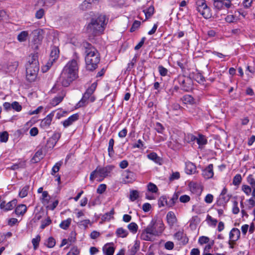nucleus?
I'll return each instance as SVG.
<instances>
[{"label":"nucleus","mask_w":255,"mask_h":255,"mask_svg":"<svg viewBox=\"0 0 255 255\" xmlns=\"http://www.w3.org/2000/svg\"><path fill=\"white\" fill-rule=\"evenodd\" d=\"M79 56L75 53L73 58L63 67L57 81L63 87H67L78 77Z\"/></svg>","instance_id":"1"},{"label":"nucleus","mask_w":255,"mask_h":255,"mask_svg":"<svg viewBox=\"0 0 255 255\" xmlns=\"http://www.w3.org/2000/svg\"><path fill=\"white\" fill-rule=\"evenodd\" d=\"M106 16L100 15L97 18H93L87 26V32L89 36H95L101 34L104 30L107 24Z\"/></svg>","instance_id":"2"},{"label":"nucleus","mask_w":255,"mask_h":255,"mask_svg":"<svg viewBox=\"0 0 255 255\" xmlns=\"http://www.w3.org/2000/svg\"><path fill=\"white\" fill-rule=\"evenodd\" d=\"M85 62L86 68L90 71L95 70L100 61V54L97 50L89 43L86 44Z\"/></svg>","instance_id":"3"},{"label":"nucleus","mask_w":255,"mask_h":255,"mask_svg":"<svg viewBox=\"0 0 255 255\" xmlns=\"http://www.w3.org/2000/svg\"><path fill=\"white\" fill-rule=\"evenodd\" d=\"M115 167V166L113 165H108L105 167L98 166L95 170L91 173L90 181H93L97 179L99 182L102 181L105 178L111 175V173Z\"/></svg>","instance_id":"4"},{"label":"nucleus","mask_w":255,"mask_h":255,"mask_svg":"<svg viewBox=\"0 0 255 255\" xmlns=\"http://www.w3.org/2000/svg\"><path fill=\"white\" fill-rule=\"evenodd\" d=\"M97 87V84L93 83L91 87L87 89L84 94L82 98L77 104L78 107L85 106L88 104L90 102H93L95 100V97L92 95Z\"/></svg>","instance_id":"5"},{"label":"nucleus","mask_w":255,"mask_h":255,"mask_svg":"<svg viewBox=\"0 0 255 255\" xmlns=\"http://www.w3.org/2000/svg\"><path fill=\"white\" fill-rule=\"evenodd\" d=\"M152 231L150 232L154 236L160 235L164 230V225L162 221L155 222L152 220L147 226Z\"/></svg>","instance_id":"6"},{"label":"nucleus","mask_w":255,"mask_h":255,"mask_svg":"<svg viewBox=\"0 0 255 255\" xmlns=\"http://www.w3.org/2000/svg\"><path fill=\"white\" fill-rule=\"evenodd\" d=\"M196 9L204 18H208L211 16L209 7L205 0H196Z\"/></svg>","instance_id":"7"},{"label":"nucleus","mask_w":255,"mask_h":255,"mask_svg":"<svg viewBox=\"0 0 255 255\" xmlns=\"http://www.w3.org/2000/svg\"><path fill=\"white\" fill-rule=\"evenodd\" d=\"M178 81L181 90L188 92L192 89L193 82L191 79L184 76H179Z\"/></svg>","instance_id":"8"},{"label":"nucleus","mask_w":255,"mask_h":255,"mask_svg":"<svg viewBox=\"0 0 255 255\" xmlns=\"http://www.w3.org/2000/svg\"><path fill=\"white\" fill-rule=\"evenodd\" d=\"M35 66H36L35 65ZM39 71V67H32L26 65V79L30 82H33L36 79Z\"/></svg>","instance_id":"9"},{"label":"nucleus","mask_w":255,"mask_h":255,"mask_svg":"<svg viewBox=\"0 0 255 255\" xmlns=\"http://www.w3.org/2000/svg\"><path fill=\"white\" fill-rule=\"evenodd\" d=\"M231 2L230 0H214L213 5L218 10L225 8H229L231 6Z\"/></svg>","instance_id":"10"},{"label":"nucleus","mask_w":255,"mask_h":255,"mask_svg":"<svg viewBox=\"0 0 255 255\" xmlns=\"http://www.w3.org/2000/svg\"><path fill=\"white\" fill-rule=\"evenodd\" d=\"M54 112H52L48 114L44 119H43L40 124V126L43 129L47 128L51 125L52 119L54 115Z\"/></svg>","instance_id":"11"},{"label":"nucleus","mask_w":255,"mask_h":255,"mask_svg":"<svg viewBox=\"0 0 255 255\" xmlns=\"http://www.w3.org/2000/svg\"><path fill=\"white\" fill-rule=\"evenodd\" d=\"M123 181L125 183H131L135 180V175L133 172L125 170L123 173Z\"/></svg>","instance_id":"12"},{"label":"nucleus","mask_w":255,"mask_h":255,"mask_svg":"<svg viewBox=\"0 0 255 255\" xmlns=\"http://www.w3.org/2000/svg\"><path fill=\"white\" fill-rule=\"evenodd\" d=\"M17 203L16 200H13L7 203L2 201L0 204V208L5 211L12 210L15 206Z\"/></svg>","instance_id":"13"},{"label":"nucleus","mask_w":255,"mask_h":255,"mask_svg":"<svg viewBox=\"0 0 255 255\" xmlns=\"http://www.w3.org/2000/svg\"><path fill=\"white\" fill-rule=\"evenodd\" d=\"M240 231L237 228H233L230 232L229 238L230 241L229 244L231 245V242L235 243L240 238Z\"/></svg>","instance_id":"14"},{"label":"nucleus","mask_w":255,"mask_h":255,"mask_svg":"<svg viewBox=\"0 0 255 255\" xmlns=\"http://www.w3.org/2000/svg\"><path fill=\"white\" fill-rule=\"evenodd\" d=\"M152 231L147 226L146 228L144 229L140 235V238L141 240L144 241H151L153 237L154 236L150 232Z\"/></svg>","instance_id":"15"},{"label":"nucleus","mask_w":255,"mask_h":255,"mask_svg":"<svg viewBox=\"0 0 255 255\" xmlns=\"http://www.w3.org/2000/svg\"><path fill=\"white\" fill-rule=\"evenodd\" d=\"M35 67H39L37 53H32L29 55L28 63L27 64V66L32 67H35Z\"/></svg>","instance_id":"16"},{"label":"nucleus","mask_w":255,"mask_h":255,"mask_svg":"<svg viewBox=\"0 0 255 255\" xmlns=\"http://www.w3.org/2000/svg\"><path fill=\"white\" fill-rule=\"evenodd\" d=\"M202 175L205 179H210L213 177V165L210 164L202 171Z\"/></svg>","instance_id":"17"},{"label":"nucleus","mask_w":255,"mask_h":255,"mask_svg":"<svg viewBox=\"0 0 255 255\" xmlns=\"http://www.w3.org/2000/svg\"><path fill=\"white\" fill-rule=\"evenodd\" d=\"M66 95L65 92L62 90L61 91L60 94L58 96L55 97L52 99L51 101L50 104L52 106H56L58 105L60 102H61L64 98V97Z\"/></svg>","instance_id":"18"},{"label":"nucleus","mask_w":255,"mask_h":255,"mask_svg":"<svg viewBox=\"0 0 255 255\" xmlns=\"http://www.w3.org/2000/svg\"><path fill=\"white\" fill-rule=\"evenodd\" d=\"M78 117L79 115L77 114H75L70 116L68 119L62 122L64 127L67 128L72 125L74 122L78 120Z\"/></svg>","instance_id":"19"},{"label":"nucleus","mask_w":255,"mask_h":255,"mask_svg":"<svg viewBox=\"0 0 255 255\" xmlns=\"http://www.w3.org/2000/svg\"><path fill=\"white\" fill-rule=\"evenodd\" d=\"M166 220L170 227H172L177 222L175 214L172 211H169L166 215Z\"/></svg>","instance_id":"20"},{"label":"nucleus","mask_w":255,"mask_h":255,"mask_svg":"<svg viewBox=\"0 0 255 255\" xmlns=\"http://www.w3.org/2000/svg\"><path fill=\"white\" fill-rule=\"evenodd\" d=\"M189 188L191 192L196 195H200L202 192L201 187L197 183H191L189 184Z\"/></svg>","instance_id":"21"},{"label":"nucleus","mask_w":255,"mask_h":255,"mask_svg":"<svg viewBox=\"0 0 255 255\" xmlns=\"http://www.w3.org/2000/svg\"><path fill=\"white\" fill-rule=\"evenodd\" d=\"M196 142L199 145V148H202L203 146L207 143V139L206 136L201 134H198L196 136Z\"/></svg>","instance_id":"22"},{"label":"nucleus","mask_w":255,"mask_h":255,"mask_svg":"<svg viewBox=\"0 0 255 255\" xmlns=\"http://www.w3.org/2000/svg\"><path fill=\"white\" fill-rule=\"evenodd\" d=\"M115 234L118 238H125L128 236V232L127 230L120 227L117 229Z\"/></svg>","instance_id":"23"},{"label":"nucleus","mask_w":255,"mask_h":255,"mask_svg":"<svg viewBox=\"0 0 255 255\" xmlns=\"http://www.w3.org/2000/svg\"><path fill=\"white\" fill-rule=\"evenodd\" d=\"M196 167L192 162H188L186 164L185 172L188 174H192L196 172Z\"/></svg>","instance_id":"24"},{"label":"nucleus","mask_w":255,"mask_h":255,"mask_svg":"<svg viewBox=\"0 0 255 255\" xmlns=\"http://www.w3.org/2000/svg\"><path fill=\"white\" fill-rule=\"evenodd\" d=\"M27 211V207L24 204L17 206L15 209V213L17 215H23Z\"/></svg>","instance_id":"25"},{"label":"nucleus","mask_w":255,"mask_h":255,"mask_svg":"<svg viewBox=\"0 0 255 255\" xmlns=\"http://www.w3.org/2000/svg\"><path fill=\"white\" fill-rule=\"evenodd\" d=\"M103 250L105 255H113L115 249L110 244H106L104 246Z\"/></svg>","instance_id":"26"},{"label":"nucleus","mask_w":255,"mask_h":255,"mask_svg":"<svg viewBox=\"0 0 255 255\" xmlns=\"http://www.w3.org/2000/svg\"><path fill=\"white\" fill-rule=\"evenodd\" d=\"M240 19L237 14V12H235L234 14H229L226 18L225 20L228 23L235 22L238 21Z\"/></svg>","instance_id":"27"},{"label":"nucleus","mask_w":255,"mask_h":255,"mask_svg":"<svg viewBox=\"0 0 255 255\" xmlns=\"http://www.w3.org/2000/svg\"><path fill=\"white\" fill-rule=\"evenodd\" d=\"M43 157V152L42 150H38L34 155L33 157L31 159V162L32 163H37L40 161Z\"/></svg>","instance_id":"28"},{"label":"nucleus","mask_w":255,"mask_h":255,"mask_svg":"<svg viewBox=\"0 0 255 255\" xmlns=\"http://www.w3.org/2000/svg\"><path fill=\"white\" fill-rule=\"evenodd\" d=\"M147 158L150 160L153 161L154 162L157 164H161V158L159 157L157 154L154 152H151L147 155Z\"/></svg>","instance_id":"29"},{"label":"nucleus","mask_w":255,"mask_h":255,"mask_svg":"<svg viewBox=\"0 0 255 255\" xmlns=\"http://www.w3.org/2000/svg\"><path fill=\"white\" fill-rule=\"evenodd\" d=\"M137 55H135L130 62L128 64L127 68L125 71L126 74H128L132 69L133 68L134 64L136 62Z\"/></svg>","instance_id":"30"},{"label":"nucleus","mask_w":255,"mask_h":255,"mask_svg":"<svg viewBox=\"0 0 255 255\" xmlns=\"http://www.w3.org/2000/svg\"><path fill=\"white\" fill-rule=\"evenodd\" d=\"M59 50L57 47H53L50 53V59L52 61H55L59 57Z\"/></svg>","instance_id":"31"},{"label":"nucleus","mask_w":255,"mask_h":255,"mask_svg":"<svg viewBox=\"0 0 255 255\" xmlns=\"http://www.w3.org/2000/svg\"><path fill=\"white\" fill-rule=\"evenodd\" d=\"M183 102L186 104L193 105L195 104L194 99L189 95H186L182 98Z\"/></svg>","instance_id":"32"},{"label":"nucleus","mask_w":255,"mask_h":255,"mask_svg":"<svg viewBox=\"0 0 255 255\" xmlns=\"http://www.w3.org/2000/svg\"><path fill=\"white\" fill-rule=\"evenodd\" d=\"M114 140L113 138H111L110 139L109 142V145H108V153L110 157H112L114 155Z\"/></svg>","instance_id":"33"},{"label":"nucleus","mask_w":255,"mask_h":255,"mask_svg":"<svg viewBox=\"0 0 255 255\" xmlns=\"http://www.w3.org/2000/svg\"><path fill=\"white\" fill-rule=\"evenodd\" d=\"M178 199V194H174L168 201H165V203L169 207H172L175 204V203L177 201Z\"/></svg>","instance_id":"34"},{"label":"nucleus","mask_w":255,"mask_h":255,"mask_svg":"<svg viewBox=\"0 0 255 255\" xmlns=\"http://www.w3.org/2000/svg\"><path fill=\"white\" fill-rule=\"evenodd\" d=\"M72 219L70 218H68L65 220L62 221L60 224L59 227L63 230H67L70 225Z\"/></svg>","instance_id":"35"},{"label":"nucleus","mask_w":255,"mask_h":255,"mask_svg":"<svg viewBox=\"0 0 255 255\" xmlns=\"http://www.w3.org/2000/svg\"><path fill=\"white\" fill-rule=\"evenodd\" d=\"M28 36V33L26 31H21L17 36V40L21 42L26 40Z\"/></svg>","instance_id":"36"},{"label":"nucleus","mask_w":255,"mask_h":255,"mask_svg":"<svg viewBox=\"0 0 255 255\" xmlns=\"http://www.w3.org/2000/svg\"><path fill=\"white\" fill-rule=\"evenodd\" d=\"M57 0H39L38 3L44 7H49L53 4Z\"/></svg>","instance_id":"37"},{"label":"nucleus","mask_w":255,"mask_h":255,"mask_svg":"<svg viewBox=\"0 0 255 255\" xmlns=\"http://www.w3.org/2000/svg\"><path fill=\"white\" fill-rule=\"evenodd\" d=\"M42 203L44 204H47L49 203L50 200V196L48 195V193L46 191H44L42 192V196L40 198Z\"/></svg>","instance_id":"38"},{"label":"nucleus","mask_w":255,"mask_h":255,"mask_svg":"<svg viewBox=\"0 0 255 255\" xmlns=\"http://www.w3.org/2000/svg\"><path fill=\"white\" fill-rule=\"evenodd\" d=\"M154 7L153 6H150L148 8L143 10L145 15L146 19H147L151 16V15L154 13Z\"/></svg>","instance_id":"39"},{"label":"nucleus","mask_w":255,"mask_h":255,"mask_svg":"<svg viewBox=\"0 0 255 255\" xmlns=\"http://www.w3.org/2000/svg\"><path fill=\"white\" fill-rule=\"evenodd\" d=\"M128 228L132 233L135 234L137 231L138 226L135 223L132 222L128 225Z\"/></svg>","instance_id":"40"},{"label":"nucleus","mask_w":255,"mask_h":255,"mask_svg":"<svg viewBox=\"0 0 255 255\" xmlns=\"http://www.w3.org/2000/svg\"><path fill=\"white\" fill-rule=\"evenodd\" d=\"M9 135L7 131H4L0 132V142H6L8 139Z\"/></svg>","instance_id":"41"},{"label":"nucleus","mask_w":255,"mask_h":255,"mask_svg":"<svg viewBox=\"0 0 255 255\" xmlns=\"http://www.w3.org/2000/svg\"><path fill=\"white\" fill-rule=\"evenodd\" d=\"M94 0H85L81 5V8L83 10H86L90 7L91 4Z\"/></svg>","instance_id":"42"},{"label":"nucleus","mask_w":255,"mask_h":255,"mask_svg":"<svg viewBox=\"0 0 255 255\" xmlns=\"http://www.w3.org/2000/svg\"><path fill=\"white\" fill-rule=\"evenodd\" d=\"M63 162L60 161L57 162L52 167L51 171V174L54 175L56 173L58 172L60 169V166L62 165Z\"/></svg>","instance_id":"43"},{"label":"nucleus","mask_w":255,"mask_h":255,"mask_svg":"<svg viewBox=\"0 0 255 255\" xmlns=\"http://www.w3.org/2000/svg\"><path fill=\"white\" fill-rule=\"evenodd\" d=\"M61 137V133L59 132H55L51 137L50 138V141H52L53 143H54L53 146L55 145L58 140Z\"/></svg>","instance_id":"44"},{"label":"nucleus","mask_w":255,"mask_h":255,"mask_svg":"<svg viewBox=\"0 0 255 255\" xmlns=\"http://www.w3.org/2000/svg\"><path fill=\"white\" fill-rule=\"evenodd\" d=\"M29 188V187L28 186L23 187L19 192V197L22 198L26 197L27 195Z\"/></svg>","instance_id":"45"},{"label":"nucleus","mask_w":255,"mask_h":255,"mask_svg":"<svg viewBox=\"0 0 255 255\" xmlns=\"http://www.w3.org/2000/svg\"><path fill=\"white\" fill-rule=\"evenodd\" d=\"M242 176L240 174H236L233 178V184L235 186H238L242 181Z\"/></svg>","instance_id":"46"},{"label":"nucleus","mask_w":255,"mask_h":255,"mask_svg":"<svg viewBox=\"0 0 255 255\" xmlns=\"http://www.w3.org/2000/svg\"><path fill=\"white\" fill-rule=\"evenodd\" d=\"M40 241V236L39 235H37L35 238H33L32 240V244L33 245V249L34 250H36L37 249Z\"/></svg>","instance_id":"47"},{"label":"nucleus","mask_w":255,"mask_h":255,"mask_svg":"<svg viewBox=\"0 0 255 255\" xmlns=\"http://www.w3.org/2000/svg\"><path fill=\"white\" fill-rule=\"evenodd\" d=\"M207 221L209 225L215 227L217 225L218 221L217 219L212 218L211 216L208 215L207 216Z\"/></svg>","instance_id":"48"},{"label":"nucleus","mask_w":255,"mask_h":255,"mask_svg":"<svg viewBox=\"0 0 255 255\" xmlns=\"http://www.w3.org/2000/svg\"><path fill=\"white\" fill-rule=\"evenodd\" d=\"M196 136L192 134L188 133L185 136V140L189 143L196 141Z\"/></svg>","instance_id":"49"},{"label":"nucleus","mask_w":255,"mask_h":255,"mask_svg":"<svg viewBox=\"0 0 255 255\" xmlns=\"http://www.w3.org/2000/svg\"><path fill=\"white\" fill-rule=\"evenodd\" d=\"M147 189L149 191L152 193H156L158 191V188L156 185L151 182L148 184Z\"/></svg>","instance_id":"50"},{"label":"nucleus","mask_w":255,"mask_h":255,"mask_svg":"<svg viewBox=\"0 0 255 255\" xmlns=\"http://www.w3.org/2000/svg\"><path fill=\"white\" fill-rule=\"evenodd\" d=\"M139 196L138 192L136 190H132L130 191L129 198L131 201H134L136 200Z\"/></svg>","instance_id":"51"},{"label":"nucleus","mask_w":255,"mask_h":255,"mask_svg":"<svg viewBox=\"0 0 255 255\" xmlns=\"http://www.w3.org/2000/svg\"><path fill=\"white\" fill-rule=\"evenodd\" d=\"M158 72L161 76H165L167 75L168 70L162 65L158 67Z\"/></svg>","instance_id":"52"},{"label":"nucleus","mask_w":255,"mask_h":255,"mask_svg":"<svg viewBox=\"0 0 255 255\" xmlns=\"http://www.w3.org/2000/svg\"><path fill=\"white\" fill-rule=\"evenodd\" d=\"M155 129L157 132L162 134L165 129L160 123H156L155 125Z\"/></svg>","instance_id":"53"},{"label":"nucleus","mask_w":255,"mask_h":255,"mask_svg":"<svg viewBox=\"0 0 255 255\" xmlns=\"http://www.w3.org/2000/svg\"><path fill=\"white\" fill-rule=\"evenodd\" d=\"M243 191L247 195L249 196L251 195L252 192V189L249 186L247 185H243L242 187Z\"/></svg>","instance_id":"54"},{"label":"nucleus","mask_w":255,"mask_h":255,"mask_svg":"<svg viewBox=\"0 0 255 255\" xmlns=\"http://www.w3.org/2000/svg\"><path fill=\"white\" fill-rule=\"evenodd\" d=\"M140 21L138 20H135L130 29V31L132 32L135 31L140 26Z\"/></svg>","instance_id":"55"},{"label":"nucleus","mask_w":255,"mask_h":255,"mask_svg":"<svg viewBox=\"0 0 255 255\" xmlns=\"http://www.w3.org/2000/svg\"><path fill=\"white\" fill-rule=\"evenodd\" d=\"M54 61H52L51 59H49L46 64L42 68V70L43 72H46L51 67Z\"/></svg>","instance_id":"56"},{"label":"nucleus","mask_w":255,"mask_h":255,"mask_svg":"<svg viewBox=\"0 0 255 255\" xmlns=\"http://www.w3.org/2000/svg\"><path fill=\"white\" fill-rule=\"evenodd\" d=\"M80 251L77 247H74L71 249L70 251L67 253V255H78Z\"/></svg>","instance_id":"57"},{"label":"nucleus","mask_w":255,"mask_h":255,"mask_svg":"<svg viewBox=\"0 0 255 255\" xmlns=\"http://www.w3.org/2000/svg\"><path fill=\"white\" fill-rule=\"evenodd\" d=\"M133 148H138L140 149H143L144 147L143 142L141 139H138L136 143H135L132 145Z\"/></svg>","instance_id":"58"},{"label":"nucleus","mask_w":255,"mask_h":255,"mask_svg":"<svg viewBox=\"0 0 255 255\" xmlns=\"http://www.w3.org/2000/svg\"><path fill=\"white\" fill-rule=\"evenodd\" d=\"M51 223V221L49 218H47L46 219L43 220L41 221V224L40 226V228L41 229H44L46 226L50 225Z\"/></svg>","instance_id":"59"},{"label":"nucleus","mask_w":255,"mask_h":255,"mask_svg":"<svg viewBox=\"0 0 255 255\" xmlns=\"http://www.w3.org/2000/svg\"><path fill=\"white\" fill-rule=\"evenodd\" d=\"M107 186L105 184H101L99 185L97 189V192L99 194L103 193L106 190Z\"/></svg>","instance_id":"60"},{"label":"nucleus","mask_w":255,"mask_h":255,"mask_svg":"<svg viewBox=\"0 0 255 255\" xmlns=\"http://www.w3.org/2000/svg\"><path fill=\"white\" fill-rule=\"evenodd\" d=\"M11 108L17 112L21 110L22 107L17 102H14L11 104Z\"/></svg>","instance_id":"61"},{"label":"nucleus","mask_w":255,"mask_h":255,"mask_svg":"<svg viewBox=\"0 0 255 255\" xmlns=\"http://www.w3.org/2000/svg\"><path fill=\"white\" fill-rule=\"evenodd\" d=\"M55 245V241L54 239L52 237H50L48 238L47 241V246L48 248H53Z\"/></svg>","instance_id":"62"},{"label":"nucleus","mask_w":255,"mask_h":255,"mask_svg":"<svg viewBox=\"0 0 255 255\" xmlns=\"http://www.w3.org/2000/svg\"><path fill=\"white\" fill-rule=\"evenodd\" d=\"M138 249V247L135 244L129 250V255H134Z\"/></svg>","instance_id":"63"},{"label":"nucleus","mask_w":255,"mask_h":255,"mask_svg":"<svg viewBox=\"0 0 255 255\" xmlns=\"http://www.w3.org/2000/svg\"><path fill=\"white\" fill-rule=\"evenodd\" d=\"M247 181L252 187L255 186V179L253 178L252 175L250 174L248 176Z\"/></svg>","instance_id":"64"}]
</instances>
